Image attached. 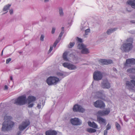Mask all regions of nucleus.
<instances>
[{"label":"nucleus","instance_id":"26","mask_svg":"<svg viewBox=\"0 0 135 135\" xmlns=\"http://www.w3.org/2000/svg\"><path fill=\"white\" fill-rule=\"evenodd\" d=\"M67 53L66 52H65L63 54L62 56L64 60L66 61H68V59L67 57Z\"/></svg>","mask_w":135,"mask_h":135},{"label":"nucleus","instance_id":"47","mask_svg":"<svg viewBox=\"0 0 135 135\" xmlns=\"http://www.w3.org/2000/svg\"><path fill=\"white\" fill-rule=\"evenodd\" d=\"M10 14L11 15H12L13 14V10L12 9H11L9 11Z\"/></svg>","mask_w":135,"mask_h":135},{"label":"nucleus","instance_id":"39","mask_svg":"<svg viewBox=\"0 0 135 135\" xmlns=\"http://www.w3.org/2000/svg\"><path fill=\"white\" fill-rule=\"evenodd\" d=\"M44 36L43 35H42L40 37V40L42 41H43L44 40Z\"/></svg>","mask_w":135,"mask_h":135},{"label":"nucleus","instance_id":"44","mask_svg":"<svg viewBox=\"0 0 135 135\" xmlns=\"http://www.w3.org/2000/svg\"><path fill=\"white\" fill-rule=\"evenodd\" d=\"M55 27H53L52 28L51 30V33L52 34H54L55 32Z\"/></svg>","mask_w":135,"mask_h":135},{"label":"nucleus","instance_id":"52","mask_svg":"<svg viewBox=\"0 0 135 135\" xmlns=\"http://www.w3.org/2000/svg\"><path fill=\"white\" fill-rule=\"evenodd\" d=\"M85 27H82V28H81V30H85Z\"/></svg>","mask_w":135,"mask_h":135},{"label":"nucleus","instance_id":"55","mask_svg":"<svg viewBox=\"0 0 135 135\" xmlns=\"http://www.w3.org/2000/svg\"><path fill=\"white\" fill-rule=\"evenodd\" d=\"M64 31H61V32L60 33L62 35H63V33H64Z\"/></svg>","mask_w":135,"mask_h":135},{"label":"nucleus","instance_id":"37","mask_svg":"<svg viewBox=\"0 0 135 135\" xmlns=\"http://www.w3.org/2000/svg\"><path fill=\"white\" fill-rule=\"evenodd\" d=\"M111 128V126L109 123H108L106 126V129L108 130L110 129Z\"/></svg>","mask_w":135,"mask_h":135},{"label":"nucleus","instance_id":"33","mask_svg":"<svg viewBox=\"0 0 135 135\" xmlns=\"http://www.w3.org/2000/svg\"><path fill=\"white\" fill-rule=\"evenodd\" d=\"M74 42H70L69 43V45H68V47L69 48H71L74 46Z\"/></svg>","mask_w":135,"mask_h":135},{"label":"nucleus","instance_id":"24","mask_svg":"<svg viewBox=\"0 0 135 135\" xmlns=\"http://www.w3.org/2000/svg\"><path fill=\"white\" fill-rule=\"evenodd\" d=\"M11 6V5L9 4L5 6L3 8V10L4 11H8Z\"/></svg>","mask_w":135,"mask_h":135},{"label":"nucleus","instance_id":"9","mask_svg":"<svg viewBox=\"0 0 135 135\" xmlns=\"http://www.w3.org/2000/svg\"><path fill=\"white\" fill-rule=\"evenodd\" d=\"M73 110L74 112H78L81 113H83L85 111V109L81 106L77 104H75L74 105Z\"/></svg>","mask_w":135,"mask_h":135},{"label":"nucleus","instance_id":"7","mask_svg":"<svg viewBox=\"0 0 135 135\" xmlns=\"http://www.w3.org/2000/svg\"><path fill=\"white\" fill-rule=\"evenodd\" d=\"M93 78L95 80L98 81L102 79L103 75L99 71H95L93 74Z\"/></svg>","mask_w":135,"mask_h":135},{"label":"nucleus","instance_id":"14","mask_svg":"<svg viewBox=\"0 0 135 135\" xmlns=\"http://www.w3.org/2000/svg\"><path fill=\"white\" fill-rule=\"evenodd\" d=\"M98 61L99 63L103 65H108L112 62V60H111L106 59H100Z\"/></svg>","mask_w":135,"mask_h":135},{"label":"nucleus","instance_id":"40","mask_svg":"<svg viewBox=\"0 0 135 135\" xmlns=\"http://www.w3.org/2000/svg\"><path fill=\"white\" fill-rule=\"evenodd\" d=\"M127 42H132L133 41V39L132 38H130L127 39Z\"/></svg>","mask_w":135,"mask_h":135},{"label":"nucleus","instance_id":"10","mask_svg":"<svg viewBox=\"0 0 135 135\" xmlns=\"http://www.w3.org/2000/svg\"><path fill=\"white\" fill-rule=\"evenodd\" d=\"M134 65L135 64V59L131 58L127 59L126 60V62L124 64L125 68L129 66V65Z\"/></svg>","mask_w":135,"mask_h":135},{"label":"nucleus","instance_id":"50","mask_svg":"<svg viewBox=\"0 0 135 135\" xmlns=\"http://www.w3.org/2000/svg\"><path fill=\"white\" fill-rule=\"evenodd\" d=\"M8 86L6 85L4 86V90H7L8 89Z\"/></svg>","mask_w":135,"mask_h":135},{"label":"nucleus","instance_id":"8","mask_svg":"<svg viewBox=\"0 0 135 135\" xmlns=\"http://www.w3.org/2000/svg\"><path fill=\"white\" fill-rule=\"evenodd\" d=\"M101 86L103 89H109L111 87V85L108 80H103L101 83Z\"/></svg>","mask_w":135,"mask_h":135},{"label":"nucleus","instance_id":"18","mask_svg":"<svg viewBox=\"0 0 135 135\" xmlns=\"http://www.w3.org/2000/svg\"><path fill=\"white\" fill-rule=\"evenodd\" d=\"M28 104L30 103L31 102L35 101L36 100V98L32 96H29L28 98Z\"/></svg>","mask_w":135,"mask_h":135},{"label":"nucleus","instance_id":"49","mask_svg":"<svg viewBox=\"0 0 135 135\" xmlns=\"http://www.w3.org/2000/svg\"><path fill=\"white\" fill-rule=\"evenodd\" d=\"M85 32L88 33L90 32V29H88L85 30Z\"/></svg>","mask_w":135,"mask_h":135},{"label":"nucleus","instance_id":"45","mask_svg":"<svg viewBox=\"0 0 135 135\" xmlns=\"http://www.w3.org/2000/svg\"><path fill=\"white\" fill-rule=\"evenodd\" d=\"M123 118L124 120L126 122H127L128 121V119L126 117V115L124 116Z\"/></svg>","mask_w":135,"mask_h":135},{"label":"nucleus","instance_id":"60","mask_svg":"<svg viewBox=\"0 0 135 135\" xmlns=\"http://www.w3.org/2000/svg\"><path fill=\"white\" fill-rule=\"evenodd\" d=\"M18 52L20 54H21L22 53V52L21 51H19Z\"/></svg>","mask_w":135,"mask_h":135},{"label":"nucleus","instance_id":"27","mask_svg":"<svg viewBox=\"0 0 135 135\" xmlns=\"http://www.w3.org/2000/svg\"><path fill=\"white\" fill-rule=\"evenodd\" d=\"M59 13L60 16H62L64 15V13L63 12V10L62 8L61 7H60L59 8Z\"/></svg>","mask_w":135,"mask_h":135},{"label":"nucleus","instance_id":"5","mask_svg":"<svg viewBox=\"0 0 135 135\" xmlns=\"http://www.w3.org/2000/svg\"><path fill=\"white\" fill-rule=\"evenodd\" d=\"M30 124V122L28 121L23 122L19 126V129L20 131H18L16 135H21V133L22 131L25 129Z\"/></svg>","mask_w":135,"mask_h":135},{"label":"nucleus","instance_id":"15","mask_svg":"<svg viewBox=\"0 0 135 135\" xmlns=\"http://www.w3.org/2000/svg\"><path fill=\"white\" fill-rule=\"evenodd\" d=\"M126 88L129 90H133L134 86L133 84L131 82L129 81H127L126 83Z\"/></svg>","mask_w":135,"mask_h":135},{"label":"nucleus","instance_id":"29","mask_svg":"<svg viewBox=\"0 0 135 135\" xmlns=\"http://www.w3.org/2000/svg\"><path fill=\"white\" fill-rule=\"evenodd\" d=\"M97 114H98L97 116H99L100 117L105 115L103 110H99L98 111Z\"/></svg>","mask_w":135,"mask_h":135},{"label":"nucleus","instance_id":"3","mask_svg":"<svg viewBox=\"0 0 135 135\" xmlns=\"http://www.w3.org/2000/svg\"><path fill=\"white\" fill-rule=\"evenodd\" d=\"M132 43H124L120 47V49L123 52H129L133 48Z\"/></svg>","mask_w":135,"mask_h":135},{"label":"nucleus","instance_id":"31","mask_svg":"<svg viewBox=\"0 0 135 135\" xmlns=\"http://www.w3.org/2000/svg\"><path fill=\"white\" fill-rule=\"evenodd\" d=\"M115 126L117 130L119 131L121 129V127L120 125L117 122H115Z\"/></svg>","mask_w":135,"mask_h":135},{"label":"nucleus","instance_id":"42","mask_svg":"<svg viewBox=\"0 0 135 135\" xmlns=\"http://www.w3.org/2000/svg\"><path fill=\"white\" fill-rule=\"evenodd\" d=\"M11 58H9L7 59L6 60V63L7 64H8L9 63V62L11 61Z\"/></svg>","mask_w":135,"mask_h":135},{"label":"nucleus","instance_id":"19","mask_svg":"<svg viewBox=\"0 0 135 135\" xmlns=\"http://www.w3.org/2000/svg\"><path fill=\"white\" fill-rule=\"evenodd\" d=\"M88 124L89 126L94 128H97L98 126L94 122H91L90 121L88 122Z\"/></svg>","mask_w":135,"mask_h":135},{"label":"nucleus","instance_id":"30","mask_svg":"<svg viewBox=\"0 0 135 135\" xmlns=\"http://www.w3.org/2000/svg\"><path fill=\"white\" fill-rule=\"evenodd\" d=\"M105 115H107L110 113V110L109 108L106 109L105 110H103Z\"/></svg>","mask_w":135,"mask_h":135},{"label":"nucleus","instance_id":"53","mask_svg":"<svg viewBox=\"0 0 135 135\" xmlns=\"http://www.w3.org/2000/svg\"><path fill=\"white\" fill-rule=\"evenodd\" d=\"M130 22L132 23H135V20H132L130 21Z\"/></svg>","mask_w":135,"mask_h":135},{"label":"nucleus","instance_id":"20","mask_svg":"<svg viewBox=\"0 0 135 135\" xmlns=\"http://www.w3.org/2000/svg\"><path fill=\"white\" fill-rule=\"evenodd\" d=\"M50 111L48 112L44 116V118H45V120L47 122H50Z\"/></svg>","mask_w":135,"mask_h":135},{"label":"nucleus","instance_id":"51","mask_svg":"<svg viewBox=\"0 0 135 135\" xmlns=\"http://www.w3.org/2000/svg\"><path fill=\"white\" fill-rule=\"evenodd\" d=\"M41 104H38V105H37V107L38 108V109H40L41 108Z\"/></svg>","mask_w":135,"mask_h":135},{"label":"nucleus","instance_id":"12","mask_svg":"<svg viewBox=\"0 0 135 135\" xmlns=\"http://www.w3.org/2000/svg\"><path fill=\"white\" fill-rule=\"evenodd\" d=\"M97 120L100 124L102 127H103L106 125V120L99 116H97Z\"/></svg>","mask_w":135,"mask_h":135},{"label":"nucleus","instance_id":"35","mask_svg":"<svg viewBox=\"0 0 135 135\" xmlns=\"http://www.w3.org/2000/svg\"><path fill=\"white\" fill-rule=\"evenodd\" d=\"M59 42V41L58 40H56L54 42L53 45V47H55L56 45Z\"/></svg>","mask_w":135,"mask_h":135},{"label":"nucleus","instance_id":"54","mask_svg":"<svg viewBox=\"0 0 135 135\" xmlns=\"http://www.w3.org/2000/svg\"><path fill=\"white\" fill-rule=\"evenodd\" d=\"M113 70L114 71H117V69L115 68H113Z\"/></svg>","mask_w":135,"mask_h":135},{"label":"nucleus","instance_id":"57","mask_svg":"<svg viewBox=\"0 0 135 135\" xmlns=\"http://www.w3.org/2000/svg\"><path fill=\"white\" fill-rule=\"evenodd\" d=\"M64 27H62L61 28V30H62V31H64Z\"/></svg>","mask_w":135,"mask_h":135},{"label":"nucleus","instance_id":"25","mask_svg":"<svg viewBox=\"0 0 135 135\" xmlns=\"http://www.w3.org/2000/svg\"><path fill=\"white\" fill-rule=\"evenodd\" d=\"M86 47V46L84 44L80 43L77 46L78 48L80 50H82L84 47Z\"/></svg>","mask_w":135,"mask_h":135},{"label":"nucleus","instance_id":"34","mask_svg":"<svg viewBox=\"0 0 135 135\" xmlns=\"http://www.w3.org/2000/svg\"><path fill=\"white\" fill-rule=\"evenodd\" d=\"M57 75L58 76L62 77L63 78H64V76L63 74L62 73L60 72H57Z\"/></svg>","mask_w":135,"mask_h":135},{"label":"nucleus","instance_id":"38","mask_svg":"<svg viewBox=\"0 0 135 135\" xmlns=\"http://www.w3.org/2000/svg\"><path fill=\"white\" fill-rule=\"evenodd\" d=\"M77 40L78 42H81L82 41V39L78 37H77Z\"/></svg>","mask_w":135,"mask_h":135},{"label":"nucleus","instance_id":"28","mask_svg":"<svg viewBox=\"0 0 135 135\" xmlns=\"http://www.w3.org/2000/svg\"><path fill=\"white\" fill-rule=\"evenodd\" d=\"M86 131L89 133H92L95 132L96 130L92 128H89L87 129Z\"/></svg>","mask_w":135,"mask_h":135},{"label":"nucleus","instance_id":"58","mask_svg":"<svg viewBox=\"0 0 135 135\" xmlns=\"http://www.w3.org/2000/svg\"><path fill=\"white\" fill-rule=\"evenodd\" d=\"M10 79L11 80H13V78L12 76H10Z\"/></svg>","mask_w":135,"mask_h":135},{"label":"nucleus","instance_id":"41","mask_svg":"<svg viewBox=\"0 0 135 135\" xmlns=\"http://www.w3.org/2000/svg\"><path fill=\"white\" fill-rule=\"evenodd\" d=\"M53 49V47L52 46H50V49L48 52V54H49L51 52Z\"/></svg>","mask_w":135,"mask_h":135},{"label":"nucleus","instance_id":"16","mask_svg":"<svg viewBox=\"0 0 135 135\" xmlns=\"http://www.w3.org/2000/svg\"><path fill=\"white\" fill-rule=\"evenodd\" d=\"M57 133V132L55 130H49L46 132V135H56Z\"/></svg>","mask_w":135,"mask_h":135},{"label":"nucleus","instance_id":"59","mask_svg":"<svg viewBox=\"0 0 135 135\" xmlns=\"http://www.w3.org/2000/svg\"><path fill=\"white\" fill-rule=\"evenodd\" d=\"M3 49L2 50L1 54V55L2 56L3 54Z\"/></svg>","mask_w":135,"mask_h":135},{"label":"nucleus","instance_id":"23","mask_svg":"<svg viewBox=\"0 0 135 135\" xmlns=\"http://www.w3.org/2000/svg\"><path fill=\"white\" fill-rule=\"evenodd\" d=\"M127 72L129 73L135 74V68H129L127 70Z\"/></svg>","mask_w":135,"mask_h":135},{"label":"nucleus","instance_id":"13","mask_svg":"<svg viewBox=\"0 0 135 135\" xmlns=\"http://www.w3.org/2000/svg\"><path fill=\"white\" fill-rule=\"evenodd\" d=\"M71 123L74 125H80L81 124L79 119L78 118H71L70 119Z\"/></svg>","mask_w":135,"mask_h":135},{"label":"nucleus","instance_id":"43","mask_svg":"<svg viewBox=\"0 0 135 135\" xmlns=\"http://www.w3.org/2000/svg\"><path fill=\"white\" fill-rule=\"evenodd\" d=\"M34 104L33 103L28 104V107L29 108H32L33 107Z\"/></svg>","mask_w":135,"mask_h":135},{"label":"nucleus","instance_id":"2","mask_svg":"<svg viewBox=\"0 0 135 135\" xmlns=\"http://www.w3.org/2000/svg\"><path fill=\"white\" fill-rule=\"evenodd\" d=\"M14 124V123L11 121L4 122L2 124V130L4 131L9 130L13 127Z\"/></svg>","mask_w":135,"mask_h":135},{"label":"nucleus","instance_id":"22","mask_svg":"<svg viewBox=\"0 0 135 135\" xmlns=\"http://www.w3.org/2000/svg\"><path fill=\"white\" fill-rule=\"evenodd\" d=\"M117 29V28H110L107 30L106 33L108 35H110L111 33L116 31Z\"/></svg>","mask_w":135,"mask_h":135},{"label":"nucleus","instance_id":"62","mask_svg":"<svg viewBox=\"0 0 135 135\" xmlns=\"http://www.w3.org/2000/svg\"><path fill=\"white\" fill-rule=\"evenodd\" d=\"M85 35H88V33L85 32Z\"/></svg>","mask_w":135,"mask_h":135},{"label":"nucleus","instance_id":"4","mask_svg":"<svg viewBox=\"0 0 135 135\" xmlns=\"http://www.w3.org/2000/svg\"><path fill=\"white\" fill-rule=\"evenodd\" d=\"M59 81V79L55 76H50L47 80L46 82L49 85H56Z\"/></svg>","mask_w":135,"mask_h":135},{"label":"nucleus","instance_id":"11","mask_svg":"<svg viewBox=\"0 0 135 135\" xmlns=\"http://www.w3.org/2000/svg\"><path fill=\"white\" fill-rule=\"evenodd\" d=\"M63 66L70 70H73L76 69L77 67L75 65L67 62H65L63 64Z\"/></svg>","mask_w":135,"mask_h":135},{"label":"nucleus","instance_id":"17","mask_svg":"<svg viewBox=\"0 0 135 135\" xmlns=\"http://www.w3.org/2000/svg\"><path fill=\"white\" fill-rule=\"evenodd\" d=\"M127 3L132 8H135V0H129Z\"/></svg>","mask_w":135,"mask_h":135},{"label":"nucleus","instance_id":"32","mask_svg":"<svg viewBox=\"0 0 135 135\" xmlns=\"http://www.w3.org/2000/svg\"><path fill=\"white\" fill-rule=\"evenodd\" d=\"M130 78L131 79V82L132 83L134 82H135V75H131L130 76Z\"/></svg>","mask_w":135,"mask_h":135},{"label":"nucleus","instance_id":"61","mask_svg":"<svg viewBox=\"0 0 135 135\" xmlns=\"http://www.w3.org/2000/svg\"><path fill=\"white\" fill-rule=\"evenodd\" d=\"M134 83H132V84L135 86V82H134Z\"/></svg>","mask_w":135,"mask_h":135},{"label":"nucleus","instance_id":"46","mask_svg":"<svg viewBox=\"0 0 135 135\" xmlns=\"http://www.w3.org/2000/svg\"><path fill=\"white\" fill-rule=\"evenodd\" d=\"M107 130L106 129L105 130L104 132V135H107Z\"/></svg>","mask_w":135,"mask_h":135},{"label":"nucleus","instance_id":"63","mask_svg":"<svg viewBox=\"0 0 135 135\" xmlns=\"http://www.w3.org/2000/svg\"><path fill=\"white\" fill-rule=\"evenodd\" d=\"M127 11H128V12H130L131 11H128V10H127Z\"/></svg>","mask_w":135,"mask_h":135},{"label":"nucleus","instance_id":"6","mask_svg":"<svg viewBox=\"0 0 135 135\" xmlns=\"http://www.w3.org/2000/svg\"><path fill=\"white\" fill-rule=\"evenodd\" d=\"M94 105L96 108L103 109L105 107V105L103 102L101 100H97L94 103Z\"/></svg>","mask_w":135,"mask_h":135},{"label":"nucleus","instance_id":"21","mask_svg":"<svg viewBox=\"0 0 135 135\" xmlns=\"http://www.w3.org/2000/svg\"><path fill=\"white\" fill-rule=\"evenodd\" d=\"M88 49L85 47H84L81 50V53L82 54H87L89 53Z\"/></svg>","mask_w":135,"mask_h":135},{"label":"nucleus","instance_id":"48","mask_svg":"<svg viewBox=\"0 0 135 135\" xmlns=\"http://www.w3.org/2000/svg\"><path fill=\"white\" fill-rule=\"evenodd\" d=\"M62 35H63L62 34L60 33L59 34V39L60 40L61 39V37L62 36Z\"/></svg>","mask_w":135,"mask_h":135},{"label":"nucleus","instance_id":"36","mask_svg":"<svg viewBox=\"0 0 135 135\" xmlns=\"http://www.w3.org/2000/svg\"><path fill=\"white\" fill-rule=\"evenodd\" d=\"M100 98L104 100H106L105 96V95H103L102 96L99 97Z\"/></svg>","mask_w":135,"mask_h":135},{"label":"nucleus","instance_id":"56","mask_svg":"<svg viewBox=\"0 0 135 135\" xmlns=\"http://www.w3.org/2000/svg\"><path fill=\"white\" fill-rule=\"evenodd\" d=\"M44 1L45 2H46V3L47 2H49V0H44Z\"/></svg>","mask_w":135,"mask_h":135},{"label":"nucleus","instance_id":"1","mask_svg":"<svg viewBox=\"0 0 135 135\" xmlns=\"http://www.w3.org/2000/svg\"><path fill=\"white\" fill-rule=\"evenodd\" d=\"M27 102L26 95H23L19 96L15 100L14 104L17 105H22L25 104Z\"/></svg>","mask_w":135,"mask_h":135}]
</instances>
